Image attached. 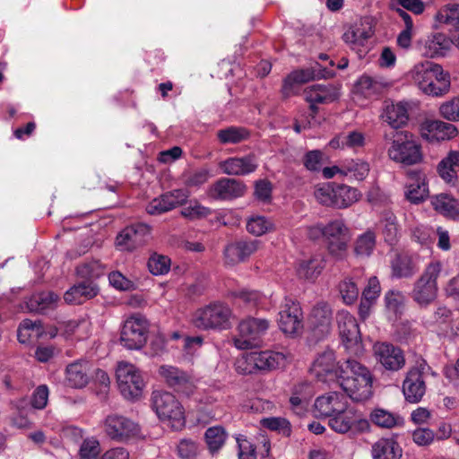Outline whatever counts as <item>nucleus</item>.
<instances>
[{"label":"nucleus","instance_id":"1","mask_svg":"<svg viewBox=\"0 0 459 459\" xmlns=\"http://www.w3.org/2000/svg\"><path fill=\"white\" fill-rule=\"evenodd\" d=\"M406 77L423 94L435 98L445 96L451 88L449 73L431 61L416 63L407 72Z\"/></svg>","mask_w":459,"mask_h":459},{"label":"nucleus","instance_id":"2","mask_svg":"<svg viewBox=\"0 0 459 459\" xmlns=\"http://www.w3.org/2000/svg\"><path fill=\"white\" fill-rule=\"evenodd\" d=\"M352 400L362 402L372 396L373 377L369 369L354 359L345 360L338 383Z\"/></svg>","mask_w":459,"mask_h":459},{"label":"nucleus","instance_id":"3","mask_svg":"<svg viewBox=\"0 0 459 459\" xmlns=\"http://www.w3.org/2000/svg\"><path fill=\"white\" fill-rule=\"evenodd\" d=\"M439 261H432L427 264L420 276L414 281L410 296L420 307L426 308L437 299V279L442 271Z\"/></svg>","mask_w":459,"mask_h":459},{"label":"nucleus","instance_id":"4","mask_svg":"<svg viewBox=\"0 0 459 459\" xmlns=\"http://www.w3.org/2000/svg\"><path fill=\"white\" fill-rule=\"evenodd\" d=\"M387 154L392 160L408 166L420 163L423 158L420 144L408 131L394 134Z\"/></svg>","mask_w":459,"mask_h":459},{"label":"nucleus","instance_id":"5","mask_svg":"<svg viewBox=\"0 0 459 459\" xmlns=\"http://www.w3.org/2000/svg\"><path fill=\"white\" fill-rule=\"evenodd\" d=\"M151 403L158 417L169 421L172 429H179L185 426L184 408L171 393L155 390L152 394Z\"/></svg>","mask_w":459,"mask_h":459},{"label":"nucleus","instance_id":"6","mask_svg":"<svg viewBox=\"0 0 459 459\" xmlns=\"http://www.w3.org/2000/svg\"><path fill=\"white\" fill-rule=\"evenodd\" d=\"M230 318V308L221 302H212L196 309L191 319L192 325L202 331L225 328Z\"/></svg>","mask_w":459,"mask_h":459},{"label":"nucleus","instance_id":"7","mask_svg":"<svg viewBox=\"0 0 459 459\" xmlns=\"http://www.w3.org/2000/svg\"><path fill=\"white\" fill-rule=\"evenodd\" d=\"M328 426L339 434H359L369 429V422L360 412L351 407L349 403L340 412L328 419Z\"/></svg>","mask_w":459,"mask_h":459},{"label":"nucleus","instance_id":"8","mask_svg":"<svg viewBox=\"0 0 459 459\" xmlns=\"http://www.w3.org/2000/svg\"><path fill=\"white\" fill-rule=\"evenodd\" d=\"M336 322L342 342L347 351L357 357L362 355L364 346L356 318L350 312L341 310L336 315Z\"/></svg>","mask_w":459,"mask_h":459},{"label":"nucleus","instance_id":"9","mask_svg":"<svg viewBox=\"0 0 459 459\" xmlns=\"http://www.w3.org/2000/svg\"><path fill=\"white\" fill-rule=\"evenodd\" d=\"M324 239L332 257L336 260H343L347 256L351 233L342 220L336 219L325 225Z\"/></svg>","mask_w":459,"mask_h":459},{"label":"nucleus","instance_id":"10","mask_svg":"<svg viewBox=\"0 0 459 459\" xmlns=\"http://www.w3.org/2000/svg\"><path fill=\"white\" fill-rule=\"evenodd\" d=\"M116 376L118 389L126 399L134 400L142 395L144 381L140 371L134 365L119 363Z\"/></svg>","mask_w":459,"mask_h":459},{"label":"nucleus","instance_id":"11","mask_svg":"<svg viewBox=\"0 0 459 459\" xmlns=\"http://www.w3.org/2000/svg\"><path fill=\"white\" fill-rule=\"evenodd\" d=\"M342 368H345V361L342 364L337 363L333 351L327 350L318 354L310 368V372L318 381L330 385L339 383Z\"/></svg>","mask_w":459,"mask_h":459},{"label":"nucleus","instance_id":"12","mask_svg":"<svg viewBox=\"0 0 459 459\" xmlns=\"http://www.w3.org/2000/svg\"><path fill=\"white\" fill-rule=\"evenodd\" d=\"M278 325L288 336H297L303 329V316L299 304L292 299L285 298L280 307Z\"/></svg>","mask_w":459,"mask_h":459},{"label":"nucleus","instance_id":"13","mask_svg":"<svg viewBox=\"0 0 459 459\" xmlns=\"http://www.w3.org/2000/svg\"><path fill=\"white\" fill-rule=\"evenodd\" d=\"M106 434L114 441L128 442L141 434L140 426L132 420L117 415H108L104 422Z\"/></svg>","mask_w":459,"mask_h":459},{"label":"nucleus","instance_id":"14","mask_svg":"<svg viewBox=\"0 0 459 459\" xmlns=\"http://www.w3.org/2000/svg\"><path fill=\"white\" fill-rule=\"evenodd\" d=\"M373 34L374 30L370 21L360 19L345 30L342 39L351 50L362 56L369 48V39Z\"/></svg>","mask_w":459,"mask_h":459},{"label":"nucleus","instance_id":"15","mask_svg":"<svg viewBox=\"0 0 459 459\" xmlns=\"http://www.w3.org/2000/svg\"><path fill=\"white\" fill-rule=\"evenodd\" d=\"M148 333L147 321L141 316L126 320L120 333V342L128 350H139L146 343Z\"/></svg>","mask_w":459,"mask_h":459},{"label":"nucleus","instance_id":"16","mask_svg":"<svg viewBox=\"0 0 459 459\" xmlns=\"http://www.w3.org/2000/svg\"><path fill=\"white\" fill-rule=\"evenodd\" d=\"M152 227L144 222L126 226L116 238L117 247L123 251H134L145 245L151 237Z\"/></svg>","mask_w":459,"mask_h":459},{"label":"nucleus","instance_id":"17","mask_svg":"<svg viewBox=\"0 0 459 459\" xmlns=\"http://www.w3.org/2000/svg\"><path fill=\"white\" fill-rule=\"evenodd\" d=\"M269 325V321L264 318L250 317L241 321L238 325L240 338L234 341L235 346L240 350L255 346L256 341L265 333Z\"/></svg>","mask_w":459,"mask_h":459},{"label":"nucleus","instance_id":"18","mask_svg":"<svg viewBox=\"0 0 459 459\" xmlns=\"http://www.w3.org/2000/svg\"><path fill=\"white\" fill-rule=\"evenodd\" d=\"M373 355L377 362L386 370L398 371L405 365L403 351L389 342H376L373 346Z\"/></svg>","mask_w":459,"mask_h":459},{"label":"nucleus","instance_id":"19","mask_svg":"<svg viewBox=\"0 0 459 459\" xmlns=\"http://www.w3.org/2000/svg\"><path fill=\"white\" fill-rule=\"evenodd\" d=\"M160 375L166 384L175 392L189 396L195 389L193 377L177 367L163 365L160 367Z\"/></svg>","mask_w":459,"mask_h":459},{"label":"nucleus","instance_id":"20","mask_svg":"<svg viewBox=\"0 0 459 459\" xmlns=\"http://www.w3.org/2000/svg\"><path fill=\"white\" fill-rule=\"evenodd\" d=\"M420 54L429 58L446 56L452 49L451 39L443 32H434L418 43Z\"/></svg>","mask_w":459,"mask_h":459},{"label":"nucleus","instance_id":"21","mask_svg":"<svg viewBox=\"0 0 459 459\" xmlns=\"http://www.w3.org/2000/svg\"><path fill=\"white\" fill-rule=\"evenodd\" d=\"M187 198L188 195L183 189L169 191L152 199L146 206V212L150 215H160L183 205Z\"/></svg>","mask_w":459,"mask_h":459},{"label":"nucleus","instance_id":"22","mask_svg":"<svg viewBox=\"0 0 459 459\" xmlns=\"http://www.w3.org/2000/svg\"><path fill=\"white\" fill-rule=\"evenodd\" d=\"M420 134L428 142L446 141L457 135V128L441 120L426 119L420 126Z\"/></svg>","mask_w":459,"mask_h":459},{"label":"nucleus","instance_id":"23","mask_svg":"<svg viewBox=\"0 0 459 459\" xmlns=\"http://www.w3.org/2000/svg\"><path fill=\"white\" fill-rule=\"evenodd\" d=\"M347 396L339 392H328L318 396L314 403V414L317 418H331L348 403Z\"/></svg>","mask_w":459,"mask_h":459},{"label":"nucleus","instance_id":"24","mask_svg":"<svg viewBox=\"0 0 459 459\" xmlns=\"http://www.w3.org/2000/svg\"><path fill=\"white\" fill-rule=\"evenodd\" d=\"M325 76V74L320 70L318 64L309 68L295 70L285 78L282 92L285 96L297 94L302 84Z\"/></svg>","mask_w":459,"mask_h":459},{"label":"nucleus","instance_id":"25","mask_svg":"<svg viewBox=\"0 0 459 459\" xmlns=\"http://www.w3.org/2000/svg\"><path fill=\"white\" fill-rule=\"evenodd\" d=\"M325 266V259L320 255L299 258L295 263L297 277L307 282H315Z\"/></svg>","mask_w":459,"mask_h":459},{"label":"nucleus","instance_id":"26","mask_svg":"<svg viewBox=\"0 0 459 459\" xmlns=\"http://www.w3.org/2000/svg\"><path fill=\"white\" fill-rule=\"evenodd\" d=\"M423 368L415 367L409 370L403 384V392L406 401L420 402L425 394L426 386L422 377Z\"/></svg>","mask_w":459,"mask_h":459},{"label":"nucleus","instance_id":"27","mask_svg":"<svg viewBox=\"0 0 459 459\" xmlns=\"http://www.w3.org/2000/svg\"><path fill=\"white\" fill-rule=\"evenodd\" d=\"M381 118L394 129L407 125L409 120V105L405 101H385Z\"/></svg>","mask_w":459,"mask_h":459},{"label":"nucleus","instance_id":"28","mask_svg":"<svg viewBox=\"0 0 459 459\" xmlns=\"http://www.w3.org/2000/svg\"><path fill=\"white\" fill-rule=\"evenodd\" d=\"M305 99L314 109L316 104H328L339 98L338 89L332 84H316L304 91Z\"/></svg>","mask_w":459,"mask_h":459},{"label":"nucleus","instance_id":"29","mask_svg":"<svg viewBox=\"0 0 459 459\" xmlns=\"http://www.w3.org/2000/svg\"><path fill=\"white\" fill-rule=\"evenodd\" d=\"M459 29V4L450 3L440 6L433 16L432 28L440 30L444 28Z\"/></svg>","mask_w":459,"mask_h":459},{"label":"nucleus","instance_id":"30","mask_svg":"<svg viewBox=\"0 0 459 459\" xmlns=\"http://www.w3.org/2000/svg\"><path fill=\"white\" fill-rule=\"evenodd\" d=\"M332 309L325 302L316 304L311 311L309 323L313 331L320 337L327 334L331 328Z\"/></svg>","mask_w":459,"mask_h":459},{"label":"nucleus","instance_id":"31","mask_svg":"<svg viewBox=\"0 0 459 459\" xmlns=\"http://www.w3.org/2000/svg\"><path fill=\"white\" fill-rule=\"evenodd\" d=\"M99 293V288L92 281L83 279L82 281L72 286L64 295L68 304H82L87 299H93Z\"/></svg>","mask_w":459,"mask_h":459},{"label":"nucleus","instance_id":"32","mask_svg":"<svg viewBox=\"0 0 459 459\" xmlns=\"http://www.w3.org/2000/svg\"><path fill=\"white\" fill-rule=\"evenodd\" d=\"M290 360V354L282 351H256L259 371H271L285 367Z\"/></svg>","mask_w":459,"mask_h":459},{"label":"nucleus","instance_id":"33","mask_svg":"<svg viewBox=\"0 0 459 459\" xmlns=\"http://www.w3.org/2000/svg\"><path fill=\"white\" fill-rule=\"evenodd\" d=\"M89 363L86 360H76L65 368V383L73 388H82L89 383Z\"/></svg>","mask_w":459,"mask_h":459},{"label":"nucleus","instance_id":"34","mask_svg":"<svg viewBox=\"0 0 459 459\" xmlns=\"http://www.w3.org/2000/svg\"><path fill=\"white\" fill-rule=\"evenodd\" d=\"M405 197L411 204H418L429 196V187L423 175L414 172L410 175L406 185Z\"/></svg>","mask_w":459,"mask_h":459},{"label":"nucleus","instance_id":"35","mask_svg":"<svg viewBox=\"0 0 459 459\" xmlns=\"http://www.w3.org/2000/svg\"><path fill=\"white\" fill-rule=\"evenodd\" d=\"M431 204L436 212L444 217L459 221V200L449 194H439L431 198Z\"/></svg>","mask_w":459,"mask_h":459},{"label":"nucleus","instance_id":"36","mask_svg":"<svg viewBox=\"0 0 459 459\" xmlns=\"http://www.w3.org/2000/svg\"><path fill=\"white\" fill-rule=\"evenodd\" d=\"M403 450L393 438H381L372 446L373 459H400Z\"/></svg>","mask_w":459,"mask_h":459},{"label":"nucleus","instance_id":"37","mask_svg":"<svg viewBox=\"0 0 459 459\" xmlns=\"http://www.w3.org/2000/svg\"><path fill=\"white\" fill-rule=\"evenodd\" d=\"M58 299V295L53 291H41L33 294L27 304L30 311L46 314L56 307Z\"/></svg>","mask_w":459,"mask_h":459},{"label":"nucleus","instance_id":"38","mask_svg":"<svg viewBox=\"0 0 459 459\" xmlns=\"http://www.w3.org/2000/svg\"><path fill=\"white\" fill-rule=\"evenodd\" d=\"M365 135L359 131H351L346 134H341L333 137L329 142L332 149H353L361 148L365 145Z\"/></svg>","mask_w":459,"mask_h":459},{"label":"nucleus","instance_id":"39","mask_svg":"<svg viewBox=\"0 0 459 459\" xmlns=\"http://www.w3.org/2000/svg\"><path fill=\"white\" fill-rule=\"evenodd\" d=\"M311 395L312 388L308 384L303 383L296 385L290 398L291 410L297 414L303 413Z\"/></svg>","mask_w":459,"mask_h":459},{"label":"nucleus","instance_id":"40","mask_svg":"<svg viewBox=\"0 0 459 459\" xmlns=\"http://www.w3.org/2000/svg\"><path fill=\"white\" fill-rule=\"evenodd\" d=\"M334 208H347L359 201L360 193L354 187L347 185L335 184L334 187Z\"/></svg>","mask_w":459,"mask_h":459},{"label":"nucleus","instance_id":"41","mask_svg":"<svg viewBox=\"0 0 459 459\" xmlns=\"http://www.w3.org/2000/svg\"><path fill=\"white\" fill-rule=\"evenodd\" d=\"M456 167H459V152L452 151L439 162L438 174L446 183L453 184L456 179Z\"/></svg>","mask_w":459,"mask_h":459},{"label":"nucleus","instance_id":"42","mask_svg":"<svg viewBox=\"0 0 459 459\" xmlns=\"http://www.w3.org/2000/svg\"><path fill=\"white\" fill-rule=\"evenodd\" d=\"M380 84L369 76H361L354 85L353 94L359 101L360 99H370L378 94Z\"/></svg>","mask_w":459,"mask_h":459},{"label":"nucleus","instance_id":"43","mask_svg":"<svg viewBox=\"0 0 459 459\" xmlns=\"http://www.w3.org/2000/svg\"><path fill=\"white\" fill-rule=\"evenodd\" d=\"M44 333L41 321L22 320L17 329V339L22 344L29 343L32 335L39 337Z\"/></svg>","mask_w":459,"mask_h":459},{"label":"nucleus","instance_id":"44","mask_svg":"<svg viewBox=\"0 0 459 459\" xmlns=\"http://www.w3.org/2000/svg\"><path fill=\"white\" fill-rule=\"evenodd\" d=\"M379 228L382 230L385 241L394 244L399 236V226L396 216L391 212H385L382 214L379 221Z\"/></svg>","mask_w":459,"mask_h":459},{"label":"nucleus","instance_id":"45","mask_svg":"<svg viewBox=\"0 0 459 459\" xmlns=\"http://www.w3.org/2000/svg\"><path fill=\"white\" fill-rule=\"evenodd\" d=\"M371 421L381 428L392 429L403 426V418L384 409H376L370 414Z\"/></svg>","mask_w":459,"mask_h":459},{"label":"nucleus","instance_id":"46","mask_svg":"<svg viewBox=\"0 0 459 459\" xmlns=\"http://www.w3.org/2000/svg\"><path fill=\"white\" fill-rule=\"evenodd\" d=\"M228 435L221 426L208 428L204 433V439L209 452L214 455L224 446Z\"/></svg>","mask_w":459,"mask_h":459},{"label":"nucleus","instance_id":"47","mask_svg":"<svg viewBox=\"0 0 459 459\" xmlns=\"http://www.w3.org/2000/svg\"><path fill=\"white\" fill-rule=\"evenodd\" d=\"M345 177H351L356 180H363L368 175L369 164L361 159H349L343 160Z\"/></svg>","mask_w":459,"mask_h":459},{"label":"nucleus","instance_id":"48","mask_svg":"<svg viewBox=\"0 0 459 459\" xmlns=\"http://www.w3.org/2000/svg\"><path fill=\"white\" fill-rule=\"evenodd\" d=\"M416 270L412 259L407 255H398L392 263L393 276L396 278H410Z\"/></svg>","mask_w":459,"mask_h":459},{"label":"nucleus","instance_id":"49","mask_svg":"<svg viewBox=\"0 0 459 459\" xmlns=\"http://www.w3.org/2000/svg\"><path fill=\"white\" fill-rule=\"evenodd\" d=\"M247 231L254 236H262L274 230L273 222L262 215L251 216L247 221Z\"/></svg>","mask_w":459,"mask_h":459},{"label":"nucleus","instance_id":"50","mask_svg":"<svg viewBox=\"0 0 459 459\" xmlns=\"http://www.w3.org/2000/svg\"><path fill=\"white\" fill-rule=\"evenodd\" d=\"M375 247L376 235L373 231L368 230L357 238L354 251L357 255L369 256Z\"/></svg>","mask_w":459,"mask_h":459},{"label":"nucleus","instance_id":"51","mask_svg":"<svg viewBox=\"0 0 459 459\" xmlns=\"http://www.w3.org/2000/svg\"><path fill=\"white\" fill-rule=\"evenodd\" d=\"M400 17L404 22V29L399 33L397 37V44L403 48H408L411 44V38L413 32V22L411 17L403 9L396 10Z\"/></svg>","mask_w":459,"mask_h":459},{"label":"nucleus","instance_id":"52","mask_svg":"<svg viewBox=\"0 0 459 459\" xmlns=\"http://www.w3.org/2000/svg\"><path fill=\"white\" fill-rule=\"evenodd\" d=\"M171 260L169 256L153 253L148 259L147 266L153 275H164L169 272Z\"/></svg>","mask_w":459,"mask_h":459},{"label":"nucleus","instance_id":"53","mask_svg":"<svg viewBox=\"0 0 459 459\" xmlns=\"http://www.w3.org/2000/svg\"><path fill=\"white\" fill-rule=\"evenodd\" d=\"M334 187L333 183H323L315 186L314 196L316 200L325 206L334 207Z\"/></svg>","mask_w":459,"mask_h":459},{"label":"nucleus","instance_id":"54","mask_svg":"<svg viewBox=\"0 0 459 459\" xmlns=\"http://www.w3.org/2000/svg\"><path fill=\"white\" fill-rule=\"evenodd\" d=\"M338 290L343 302L347 305L353 304L359 296V288L351 277H345L338 285Z\"/></svg>","mask_w":459,"mask_h":459},{"label":"nucleus","instance_id":"55","mask_svg":"<svg viewBox=\"0 0 459 459\" xmlns=\"http://www.w3.org/2000/svg\"><path fill=\"white\" fill-rule=\"evenodd\" d=\"M257 162L254 155L231 159V174L246 175L255 170Z\"/></svg>","mask_w":459,"mask_h":459},{"label":"nucleus","instance_id":"56","mask_svg":"<svg viewBox=\"0 0 459 459\" xmlns=\"http://www.w3.org/2000/svg\"><path fill=\"white\" fill-rule=\"evenodd\" d=\"M235 368L238 373L252 374L258 370L256 362V351L245 352L235 361Z\"/></svg>","mask_w":459,"mask_h":459},{"label":"nucleus","instance_id":"57","mask_svg":"<svg viewBox=\"0 0 459 459\" xmlns=\"http://www.w3.org/2000/svg\"><path fill=\"white\" fill-rule=\"evenodd\" d=\"M260 242L258 240L240 241L234 247V258L231 257V263L243 262L251 255L258 250Z\"/></svg>","mask_w":459,"mask_h":459},{"label":"nucleus","instance_id":"58","mask_svg":"<svg viewBox=\"0 0 459 459\" xmlns=\"http://www.w3.org/2000/svg\"><path fill=\"white\" fill-rule=\"evenodd\" d=\"M76 273L82 279L92 281L103 274V267L100 261L91 260L76 267Z\"/></svg>","mask_w":459,"mask_h":459},{"label":"nucleus","instance_id":"59","mask_svg":"<svg viewBox=\"0 0 459 459\" xmlns=\"http://www.w3.org/2000/svg\"><path fill=\"white\" fill-rule=\"evenodd\" d=\"M260 423L264 428L284 436H289L291 431L290 423L288 420L282 417L263 418L260 420Z\"/></svg>","mask_w":459,"mask_h":459},{"label":"nucleus","instance_id":"60","mask_svg":"<svg viewBox=\"0 0 459 459\" xmlns=\"http://www.w3.org/2000/svg\"><path fill=\"white\" fill-rule=\"evenodd\" d=\"M207 195L216 201H226L230 199V178H222L212 184Z\"/></svg>","mask_w":459,"mask_h":459},{"label":"nucleus","instance_id":"61","mask_svg":"<svg viewBox=\"0 0 459 459\" xmlns=\"http://www.w3.org/2000/svg\"><path fill=\"white\" fill-rule=\"evenodd\" d=\"M177 450L182 459H195L199 454V446L191 438H183L178 442Z\"/></svg>","mask_w":459,"mask_h":459},{"label":"nucleus","instance_id":"62","mask_svg":"<svg viewBox=\"0 0 459 459\" xmlns=\"http://www.w3.org/2000/svg\"><path fill=\"white\" fill-rule=\"evenodd\" d=\"M100 454V442L95 438H86L80 446V459H97Z\"/></svg>","mask_w":459,"mask_h":459},{"label":"nucleus","instance_id":"63","mask_svg":"<svg viewBox=\"0 0 459 459\" xmlns=\"http://www.w3.org/2000/svg\"><path fill=\"white\" fill-rule=\"evenodd\" d=\"M180 213L183 217L190 221H194L207 217L212 213V211L210 208L205 207L195 201L194 204L184 207L180 211Z\"/></svg>","mask_w":459,"mask_h":459},{"label":"nucleus","instance_id":"64","mask_svg":"<svg viewBox=\"0 0 459 459\" xmlns=\"http://www.w3.org/2000/svg\"><path fill=\"white\" fill-rule=\"evenodd\" d=\"M439 113L448 121H459V97L442 103Z\"/></svg>","mask_w":459,"mask_h":459}]
</instances>
